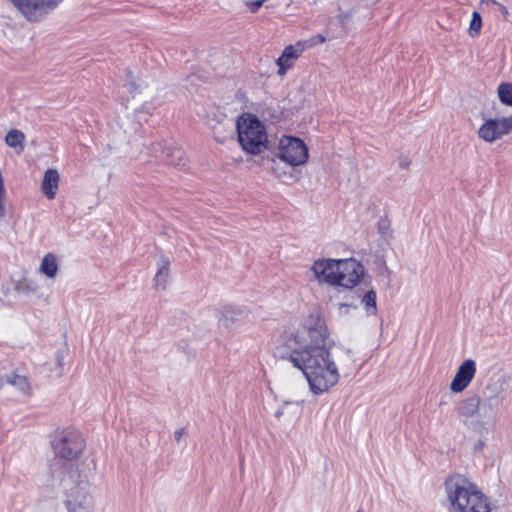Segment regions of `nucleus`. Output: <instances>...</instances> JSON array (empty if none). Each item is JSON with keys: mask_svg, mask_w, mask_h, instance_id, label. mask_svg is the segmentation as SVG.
<instances>
[{"mask_svg": "<svg viewBox=\"0 0 512 512\" xmlns=\"http://www.w3.org/2000/svg\"><path fill=\"white\" fill-rule=\"evenodd\" d=\"M498 97L500 101L508 106H512V83L504 82L498 86Z\"/></svg>", "mask_w": 512, "mask_h": 512, "instance_id": "nucleus-21", "label": "nucleus"}, {"mask_svg": "<svg viewBox=\"0 0 512 512\" xmlns=\"http://www.w3.org/2000/svg\"><path fill=\"white\" fill-rule=\"evenodd\" d=\"M351 16H352V11L351 10L350 11H346V12H340L337 15V19L341 23L343 28H346L347 24L349 23V21L351 19Z\"/></svg>", "mask_w": 512, "mask_h": 512, "instance_id": "nucleus-26", "label": "nucleus"}, {"mask_svg": "<svg viewBox=\"0 0 512 512\" xmlns=\"http://www.w3.org/2000/svg\"><path fill=\"white\" fill-rule=\"evenodd\" d=\"M64 0H11L12 5L29 22L37 23L54 11Z\"/></svg>", "mask_w": 512, "mask_h": 512, "instance_id": "nucleus-6", "label": "nucleus"}, {"mask_svg": "<svg viewBox=\"0 0 512 512\" xmlns=\"http://www.w3.org/2000/svg\"><path fill=\"white\" fill-rule=\"evenodd\" d=\"M291 404H295L297 406H299V403L298 402H284V405L283 406H287V405H291ZM284 415V407H281L279 408L276 413H275V416L276 418H281L282 416Z\"/></svg>", "mask_w": 512, "mask_h": 512, "instance_id": "nucleus-28", "label": "nucleus"}, {"mask_svg": "<svg viewBox=\"0 0 512 512\" xmlns=\"http://www.w3.org/2000/svg\"><path fill=\"white\" fill-rule=\"evenodd\" d=\"M124 87L132 94L133 97L137 94V89L141 88V85L136 83V77L130 70L127 71Z\"/></svg>", "mask_w": 512, "mask_h": 512, "instance_id": "nucleus-25", "label": "nucleus"}, {"mask_svg": "<svg viewBox=\"0 0 512 512\" xmlns=\"http://www.w3.org/2000/svg\"><path fill=\"white\" fill-rule=\"evenodd\" d=\"M66 488V499L64 501L68 512H93L92 497L84 484L78 483L71 488Z\"/></svg>", "mask_w": 512, "mask_h": 512, "instance_id": "nucleus-8", "label": "nucleus"}, {"mask_svg": "<svg viewBox=\"0 0 512 512\" xmlns=\"http://www.w3.org/2000/svg\"><path fill=\"white\" fill-rule=\"evenodd\" d=\"M325 37L321 34H318L316 36H314L312 39H311V45H316V44H321V43H324L325 42Z\"/></svg>", "mask_w": 512, "mask_h": 512, "instance_id": "nucleus-31", "label": "nucleus"}, {"mask_svg": "<svg viewBox=\"0 0 512 512\" xmlns=\"http://www.w3.org/2000/svg\"><path fill=\"white\" fill-rule=\"evenodd\" d=\"M481 27H482L481 16L478 12L474 11L472 13V18H471L470 25H469V30H468L469 35L471 37L478 36L480 33V30H481Z\"/></svg>", "mask_w": 512, "mask_h": 512, "instance_id": "nucleus-24", "label": "nucleus"}, {"mask_svg": "<svg viewBox=\"0 0 512 512\" xmlns=\"http://www.w3.org/2000/svg\"><path fill=\"white\" fill-rule=\"evenodd\" d=\"M162 157L167 161L168 164L173 166H184V152L181 149H165L162 152Z\"/></svg>", "mask_w": 512, "mask_h": 512, "instance_id": "nucleus-19", "label": "nucleus"}, {"mask_svg": "<svg viewBox=\"0 0 512 512\" xmlns=\"http://www.w3.org/2000/svg\"><path fill=\"white\" fill-rule=\"evenodd\" d=\"M5 381L7 384L15 387L23 393H28L30 390V384L25 376L13 373L12 375L6 376Z\"/></svg>", "mask_w": 512, "mask_h": 512, "instance_id": "nucleus-18", "label": "nucleus"}, {"mask_svg": "<svg viewBox=\"0 0 512 512\" xmlns=\"http://www.w3.org/2000/svg\"><path fill=\"white\" fill-rule=\"evenodd\" d=\"M278 161L275 157L266 158L264 165H266L267 169H269L277 178L287 181L288 179H292L293 175L291 173H287L285 171H281L278 168Z\"/></svg>", "mask_w": 512, "mask_h": 512, "instance_id": "nucleus-20", "label": "nucleus"}, {"mask_svg": "<svg viewBox=\"0 0 512 512\" xmlns=\"http://www.w3.org/2000/svg\"><path fill=\"white\" fill-rule=\"evenodd\" d=\"M64 358H65V355H64L63 351H57L56 361H57L58 366L61 368L64 366Z\"/></svg>", "mask_w": 512, "mask_h": 512, "instance_id": "nucleus-29", "label": "nucleus"}, {"mask_svg": "<svg viewBox=\"0 0 512 512\" xmlns=\"http://www.w3.org/2000/svg\"><path fill=\"white\" fill-rule=\"evenodd\" d=\"M482 3L486 6H498V2L496 0H482Z\"/></svg>", "mask_w": 512, "mask_h": 512, "instance_id": "nucleus-35", "label": "nucleus"}, {"mask_svg": "<svg viewBox=\"0 0 512 512\" xmlns=\"http://www.w3.org/2000/svg\"><path fill=\"white\" fill-rule=\"evenodd\" d=\"M59 184V173L55 169H48L41 183V189L43 194L48 199H54L57 193Z\"/></svg>", "mask_w": 512, "mask_h": 512, "instance_id": "nucleus-13", "label": "nucleus"}, {"mask_svg": "<svg viewBox=\"0 0 512 512\" xmlns=\"http://www.w3.org/2000/svg\"><path fill=\"white\" fill-rule=\"evenodd\" d=\"M264 1L265 0H256V1L252 2L251 6H250L251 11L256 12L263 5Z\"/></svg>", "mask_w": 512, "mask_h": 512, "instance_id": "nucleus-33", "label": "nucleus"}, {"mask_svg": "<svg viewBox=\"0 0 512 512\" xmlns=\"http://www.w3.org/2000/svg\"><path fill=\"white\" fill-rule=\"evenodd\" d=\"M480 397L477 395L467 397L462 400L457 406L459 416L470 418L476 416L479 409Z\"/></svg>", "mask_w": 512, "mask_h": 512, "instance_id": "nucleus-14", "label": "nucleus"}, {"mask_svg": "<svg viewBox=\"0 0 512 512\" xmlns=\"http://www.w3.org/2000/svg\"><path fill=\"white\" fill-rule=\"evenodd\" d=\"M23 140L24 134L16 129L10 130L5 137L6 144L12 148H16L17 146L22 147Z\"/></svg>", "mask_w": 512, "mask_h": 512, "instance_id": "nucleus-23", "label": "nucleus"}, {"mask_svg": "<svg viewBox=\"0 0 512 512\" xmlns=\"http://www.w3.org/2000/svg\"><path fill=\"white\" fill-rule=\"evenodd\" d=\"M361 302L364 304L365 310L369 315L376 314V293L373 290L366 292L362 297Z\"/></svg>", "mask_w": 512, "mask_h": 512, "instance_id": "nucleus-22", "label": "nucleus"}, {"mask_svg": "<svg viewBox=\"0 0 512 512\" xmlns=\"http://www.w3.org/2000/svg\"><path fill=\"white\" fill-rule=\"evenodd\" d=\"M398 163L401 168H408L411 164V161H409L406 157L400 156L398 158Z\"/></svg>", "mask_w": 512, "mask_h": 512, "instance_id": "nucleus-32", "label": "nucleus"}, {"mask_svg": "<svg viewBox=\"0 0 512 512\" xmlns=\"http://www.w3.org/2000/svg\"><path fill=\"white\" fill-rule=\"evenodd\" d=\"M298 56L299 54L293 46L286 47L282 55L277 59V65L279 66L278 74L284 75L287 69L292 66V60Z\"/></svg>", "mask_w": 512, "mask_h": 512, "instance_id": "nucleus-16", "label": "nucleus"}, {"mask_svg": "<svg viewBox=\"0 0 512 512\" xmlns=\"http://www.w3.org/2000/svg\"><path fill=\"white\" fill-rule=\"evenodd\" d=\"M170 262L166 257L161 256L158 262V271L154 278L156 288L166 289L169 278Z\"/></svg>", "mask_w": 512, "mask_h": 512, "instance_id": "nucleus-15", "label": "nucleus"}, {"mask_svg": "<svg viewBox=\"0 0 512 512\" xmlns=\"http://www.w3.org/2000/svg\"><path fill=\"white\" fill-rule=\"evenodd\" d=\"M503 119H489L485 121L478 130V135L485 142L492 143L502 136L506 135L505 129L502 128Z\"/></svg>", "mask_w": 512, "mask_h": 512, "instance_id": "nucleus-11", "label": "nucleus"}, {"mask_svg": "<svg viewBox=\"0 0 512 512\" xmlns=\"http://www.w3.org/2000/svg\"><path fill=\"white\" fill-rule=\"evenodd\" d=\"M248 314V310L244 307L224 306L218 318L220 331L230 333L247 320Z\"/></svg>", "mask_w": 512, "mask_h": 512, "instance_id": "nucleus-9", "label": "nucleus"}, {"mask_svg": "<svg viewBox=\"0 0 512 512\" xmlns=\"http://www.w3.org/2000/svg\"><path fill=\"white\" fill-rule=\"evenodd\" d=\"M312 271L318 280L344 288L356 286L364 274L362 264L353 258L316 260Z\"/></svg>", "mask_w": 512, "mask_h": 512, "instance_id": "nucleus-3", "label": "nucleus"}, {"mask_svg": "<svg viewBox=\"0 0 512 512\" xmlns=\"http://www.w3.org/2000/svg\"><path fill=\"white\" fill-rule=\"evenodd\" d=\"M277 354L281 357V358H285V356L283 354H281L280 352H277Z\"/></svg>", "mask_w": 512, "mask_h": 512, "instance_id": "nucleus-37", "label": "nucleus"}, {"mask_svg": "<svg viewBox=\"0 0 512 512\" xmlns=\"http://www.w3.org/2000/svg\"><path fill=\"white\" fill-rule=\"evenodd\" d=\"M328 335L325 320L312 313L287 340L289 360L303 372L315 395L327 392L340 377L330 353Z\"/></svg>", "mask_w": 512, "mask_h": 512, "instance_id": "nucleus-1", "label": "nucleus"}, {"mask_svg": "<svg viewBox=\"0 0 512 512\" xmlns=\"http://www.w3.org/2000/svg\"><path fill=\"white\" fill-rule=\"evenodd\" d=\"M502 128L505 129L506 134L510 133L512 131V115L509 117H504Z\"/></svg>", "mask_w": 512, "mask_h": 512, "instance_id": "nucleus-27", "label": "nucleus"}, {"mask_svg": "<svg viewBox=\"0 0 512 512\" xmlns=\"http://www.w3.org/2000/svg\"><path fill=\"white\" fill-rule=\"evenodd\" d=\"M476 373V363L473 359H466L458 368L451 384L450 390L460 393L465 390Z\"/></svg>", "mask_w": 512, "mask_h": 512, "instance_id": "nucleus-10", "label": "nucleus"}, {"mask_svg": "<svg viewBox=\"0 0 512 512\" xmlns=\"http://www.w3.org/2000/svg\"><path fill=\"white\" fill-rule=\"evenodd\" d=\"M238 140L249 154L257 155L267 147L268 137L264 124L251 113H244L237 119Z\"/></svg>", "mask_w": 512, "mask_h": 512, "instance_id": "nucleus-4", "label": "nucleus"}, {"mask_svg": "<svg viewBox=\"0 0 512 512\" xmlns=\"http://www.w3.org/2000/svg\"><path fill=\"white\" fill-rule=\"evenodd\" d=\"M40 272L49 278H54L58 273L57 258L54 254L48 253L41 261Z\"/></svg>", "mask_w": 512, "mask_h": 512, "instance_id": "nucleus-17", "label": "nucleus"}, {"mask_svg": "<svg viewBox=\"0 0 512 512\" xmlns=\"http://www.w3.org/2000/svg\"><path fill=\"white\" fill-rule=\"evenodd\" d=\"M186 434L185 428H179L174 432V438L177 442H180L182 437Z\"/></svg>", "mask_w": 512, "mask_h": 512, "instance_id": "nucleus-30", "label": "nucleus"}, {"mask_svg": "<svg viewBox=\"0 0 512 512\" xmlns=\"http://www.w3.org/2000/svg\"><path fill=\"white\" fill-rule=\"evenodd\" d=\"M52 447L58 457L73 460L81 455L85 442L79 431L66 430L52 441Z\"/></svg>", "mask_w": 512, "mask_h": 512, "instance_id": "nucleus-7", "label": "nucleus"}, {"mask_svg": "<svg viewBox=\"0 0 512 512\" xmlns=\"http://www.w3.org/2000/svg\"><path fill=\"white\" fill-rule=\"evenodd\" d=\"M356 512H364L362 509L357 510Z\"/></svg>", "mask_w": 512, "mask_h": 512, "instance_id": "nucleus-38", "label": "nucleus"}, {"mask_svg": "<svg viewBox=\"0 0 512 512\" xmlns=\"http://www.w3.org/2000/svg\"><path fill=\"white\" fill-rule=\"evenodd\" d=\"M499 405L497 397L485 398L483 402L480 401L479 409L476 413L478 422L481 424H491L494 420L496 409Z\"/></svg>", "mask_w": 512, "mask_h": 512, "instance_id": "nucleus-12", "label": "nucleus"}, {"mask_svg": "<svg viewBox=\"0 0 512 512\" xmlns=\"http://www.w3.org/2000/svg\"><path fill=\"white\" fill-rule=\"evenodd\" d=\"M277 159L292 167L303 165L308 159V148L300 138L283 136L279 141Z\"/></svg>", "mask_w": 512, "mask_h": 512, "instance_id": "nucleus-5", "label": "nucleus"}, {"mask_svg": "<svg viewBox=\"0 0 512 512\" xmlns=\"http://www.w3.org/2000/svg\"><path fill=\"white\" fill-rule=\"evenodd\" d=\"M497 7H498L499 11L501 12V14L506 18L508 16V9L500 3L498 4Z\"/></svg>", "mask_w": 512, "mask_h": 512, "instance_id": "nucleus-34", "label": "nucleus"}, {"mask_svg": "<svg viewBox=\"0 0 512 512\" xmlns=\"http://www.w3.org/2000/svg\"><path fill=\"white\" fill-rule=\"evenodd\" d=\"M448 512H490L489 499L469 478L453 474L444 482Z\"/></svg>", "mask_w": 512, "mask_h": 512, "instance_id": "nucleus-2", "label": "nucleus"}, {"mask_svg": "<svg viewBox=\"0 0 512 512\" xmlns=\"http://www.w3.org/2000/svg\"><path fill=\"white\" fill-rule=\"evenodd\" d=\"M4 383H6L5 378L0 377V389L3 387Z\"/></svg>", "mask_w": 512, "mask_h": 512, "instance_id": "nucleus-36", "label": "nucleus"}]
</instances>
